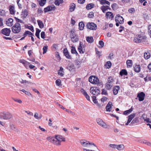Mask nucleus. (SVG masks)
I'll return each instance as SVG.
<instances>
[{
	"instance_id": "1",
	"label": "nucleus",
	"mask_w": 151,
	"mask_h": 151,
	"mask_svg": "<svg viewBox=\"0 0 151 151\" xmlns=\"http://www.w3.org/2000/svg\"><path fill=\"white\" fill-rule=\"evenodd\" d=\"M80 143L82 146L83 151H97L99 150L96 145L93 143L85 139L80 141Z\"/></svg>"
},
{
	"instance_id": "2",
	"label": "nucleus",
	"mask_w": 151,
	"mask_h": 151,
	"mask_svg": "<svg viewBox=\"0 0 151 151\" xmlns=\"http://www.w3.org/2000/svg\"><path fill=\"white\" fill-rule=\"evenodd\" d=\"M47 139L49 142L54 144L58 146L61 145L62 141L65 142V138L63 136L60 135H56L55 137H49L47 138Z\"/></svg>"
},
{
	"instance_id": "3",
	"label": "nucleus",
	"mask_w": 151,
	"mask_h": 151,
	"mask_svg": "<svg viewBox=\"0 0 151 151\" xmlns=\"http://www.w3.org/2000/svg\"><path fill=\"white\" fill-rule=\"evenodd\" d=\"M146 38V37L142 36L141 35H137L134 37V41L137 43H140L143 42Z\"/></svg>"
},
{
	"instance_id": "4",
	"label": "nucleus",
	"mask_w": 151,
	"mask_h": 151,
	"mask_svg": "<svg viewBox=\"0 0 151 151\" xmlns=\"http://www.w3.org/2000/svg\"><path fill=\"white\" fill-rule=\"evenodd\" d=\"M21 30V24L19 23H16L12 27V31L14 33H18Z\"/></svg>"
},
{
	"instance_id": "5",
	"label": "nucleus",
	"mask_w": 151,
	"mask_h": 151,
	"mask_svg": "<svg viewBox=\"0 0 151 151\" xmlns=\"http://www.w3.org/2000/svg\"><path fill=\"white\" fill-rule=\"evenodd\" d=\"M115 20L116 22V25L117 27L119 26V24H123L124 22L123 18L119 14H118L116 16Z\"/></svg>"
},
{
	"instance_id": "6",
	"label": "nucleus",
	"mask_w": 151,
	"mask_h": 151,
	"mask_svg": "<svg viewBox=\"0 0 151 151\" xmlns=\"http://www.w3.org/2000/svg\"><path fill=\"white\" fill-rule=\"evenodd\" d=\"M89 81L91 83L96 84L99 83V80L96 76H91L89 78Z\"/></svg>"
},
{
	"instance_id": "7",
	"label": "nucleus",
	"mask_w": 151,
	"mask_h": 151,
	"mask_svg": "<svg viewBox=\"0 0 151 151\" xmlns=\"http://www.w3.org/2000/svg\"><path fill=\"white\" fill-rule=\"evenodd\" d=\"M96 121L97 123L102 127L104 128L108 127V125L102 119L100 118L97 119Z\"/></svg>"
},
{
	"instance_id": "8",
	"label": "nucleus",
	"mask_w": 151,
	"mask_h": 151,
	"mask_svg": "<svg viewBox=\"0 0 151 151\" xmlns=\"http://www.w3.org/2000/svg\"><path fill=\"white\" fill-rule=\"evenodd\" d=\"M86 27L88 29L91 30H96L97 29V25L93 22H89L86 25Z\"/></svg>"
},
{
	"instance_id": "9",
	"label": "nucleus",
	"mask_w": 151,
	"mask_h": 151,
	"mask_svg": "<svg viewBox=\"0 0 151 151\" xmlns=\"http://www.w3.org/2000/svg\"><path fill=\"white\" fill-rule=\"evenodd\" d=\"M90 92L93 95L97 96L100 92V90L96 88L91 87L90 89Z\"/></svg>"
},
{
	"instance_id": "10",
	"label": "nucleus",
	"mask_w": 151,
	"mask_h": 151,
	"mask_svg": "<svg viewBox=\"0 0 151 151\" xmlns=\"http://www.w3.org/2000/svg\"><path fill=\"white\" fill-rule=\"evenodd\" d=\"M11 32L10 29L7 28H4L1 30V33L6 36H9L10 35Z\"/></svg>"
},
{
	"instance_id": "11",
	"label": "nucleus",
	"mask_w": 151,
	"mask_h": 151,
	"mask_svg": "<svg viewBox=\"0 0 151 151\" xmlns=\"http://www.w3.org/2000/svg\"><path fill=\"white\" fill-rule=\"evenodd\" d=\"M71 40L73 43H76L79 41V38L77 35H72L70 36Z\"/></svg>"
},
{
	"instance_id": "12",
	"label": "nucleus",
	"mask_w": 151,
	"mask_h": 151,
	"mask_svg": "<svg viewBox=\"0 0 151 151\" xmlns=\"http://www.w3.org/2000/svg\"><path fill=\"white\" fill-rule=\"evenodd\" d=\"M12 116V114L9 112L3 113V119H10L11 118Z\"/></svg>"
},
{
	"instance_id": "13",
	"label": "nucleus",
	"mask_w": 151,
	"mask_h": 151,
	"mask_svg": "<svg viewBox=\"0 0 151 151\" xmlns=\"http://www.w3.org/2000/svg\"><path fill=\"white\" fill-rule=\"evenodd\" d=\"M145 96V94L143 92H141L138 94L137 97L139 101H142L144 100Z\"/></svg>"
},
{
	"instance_id": "14",
	"label": "nucleus",
	"mask_w": 151,
	"mask_h": 151,
	"mask_svg": "<svg viewBox=\"0 0 151 151\" xmlns=\"http://www.w3.org/2000/svg\"><path fill=\"white\" fill-rule=\"evenodd\" d=\"M63 53L65 56L67 58L69 59H71V56L70 55L67 48L64 49L63 50Z\"/></svg>"
},
{
	"instance_id": "15",
	"label": "nucleus",
	"mask_w": 151,
	"mask_h": 151,
	"mask_svg": "<svg viewBox=\"0 0 151 151\" xmlns=\"http://www.w3.org/2000/svg\"><path fill=\"white\" fill-rule=\"evenodd\" d=\"M112 103L111 102L109 101L106 107V110L108 111H110L112 109Z\"/></svg>"
},
{
	"instance_id": "16",
	"label": "nucleus",
	"mask_w": 151,
	"mask_h": 151,
	"mask_svg": "<svg viewBox=\"0 0 151 151\" xmlns=\"http://www.w3.org/2000/svg\"><path fill=\"white\" fill-rule=\"evenodd\" d=\"M82 43L80 42L79 46L78 48V50L80 53H83L85 52V50H83Z\"/></svg>"
},
{
	"instance_id": "17",
	"label": "nucleus",
	"mask_w": 151,
	"mask_h": 151,
	"mask_svg": "<svg viewBox=\"0 0 151 151\" xmlns=\"http://www.w3.org/2000/svg\"><path fill=\"white\" fill-rule=\"evenodd\" d=\"M67 68L70 71H71L73 70H74L75 69V67L73 63H71L68 65Z\"/></svg>"
},
{
	"instance_id": "18",
	"label": "nucleus",
	"mask_w": 151,
	"mask_h": 151,
	"mask_svg": "<svg viewBox=\"0 0 151 151\" xmlns=\"http://www.w3.org/2000/svg\"><path fill=\"white\" fill-rule=\"evenodd\" d=\"M13 20L11 18H9L6 22V24L9 26H11L13 25Z\"/></svg>"
},
{
	"instance_id": "19",
	"label": "nucleus",
	"mask_w": 151,
	"mask_h": 151,
	"mask_svg": "<svg viewBox=\"0 0 151 151\" xmlns=\"http://www.w3.org/2000/svg\"><path fill=\"white\" fill-rule=\"evenodd\" d=\"M9 11L10 13L11 14H14L15 13L14 6L12 5L9 6Z\"/></svg>"
},
{
	"instance_id": "20",
	"label": "nucleus",
	"mask_w": 151,
	"mask_h": 151,
	"mask_svg": "<svg viewBox=\"0 0 151 151\" xmlns=\"http://www.w3.org/2000/svg\"><path fill=\"white\" fill-rule=\"evenodd\" d=\"M120 89L119 87L118 86H116L114 87L113 89V93L114 95H116L118 93V91Z\"/></svg>"
},
{
	"instance_id": "21",
	"label": "nucleus",
	"mask_w": 151,
	"mask_h": 151,
	"mask_svg": "<svg viewBox=\"0 0 151 151\" xmlns=\"http://www.w3.org/2000/svg\"><path fill=\"white\" fill-rule=\"evenodd\" d=\"M106 17L107 18H114V16L112 13L111 12H107L106 14Z\"/></svg>"
},
{
	"instance_id": "22",
	"label": "nucleus",
	"mask_w": 151,
	"mask_h": 151,
	"mask_svg": "<svg viewBox=\"0 0 151 151\" xmlns=\"http://www.w3.org/2000/svg\"><path fill=\"white\" fill-rule=\"evenodd\" d=\"M28 15L27 11L26 9L23 10L22 11L21 14L22 17L23 18H25Z\"/></svg>"
},
{
	"instance_id": "23",
	"label": "nucleus",
	"mask_w": 151,
	"mask_h": 151,
	"mask_svg": "<svg viewBox=\"0 0 151 151\" xmlns=\"http://www.w3.org/2000/svg\"><path fill=\"white\" fill-rule=\"evenodd\" d=\"M69 7V10L70 11L72 12L75 9L76 5L73 3H71L70 4Z\"/></svg>"
},
{
	"instance_id": "24",
	"label": "nucleus",
	"mask_w": 151,
	"mask_h": 151,
	"mask_svg": "<svg viewBox=\"0 0 151 151\" xmlns=\"http://www.w3.org/2000/svg\"><path fill=\"white\" fill-rule=\"evenodd\" d=\"M141 68L139 65H136L134 67V71L137 73H139L140 71Z\"/></svg>"
},
{
	"instance_id": "25",
	"label": "nucleus",
	"mask_w": 151,
	"mask_h": 151,
	"mask_svg": "<svg viewBox=\"0 0 151 151\" xmlns=\"http://www.w3.org/2000/svg\"><path fill=\"white\" fill-rule=\"evenodd\" d=\"M63 68L61 67H60V69L58 70V74L59 75L61 76H63Z\"/></svg>"
},
{
	"instance_id": "26",
	"label": "nucleus",
	"mask_w": 151,
	"mask_h": 151,
	"mask_svg": "<svg viewBox=\"0 0 151 151\" xmlns=\"http://www.w3.org/2000/svg\"><path fill=\"white\" fill-rule=\"evenodd\" d=\"M116 149L119 150H121L124 149V146L123 145H116Z\"/></svg>"
},
{
	"instance_id": "27",
	"label": "nucleus",
	"mask_w": 151,
	"mask_h": 151,
	"mask_svg": "<svg viewBox=\"0 0 151 151\" xmlns=\"http://www.w3.org/2000/svg\"><path fill=\"white\" fill-rule=\"evenodd\" d=\"M119 74L122 76L123 75L127 76V72L126 70L122 69L120 72Z\"/></svg>"
},
{
	"instance_id": "28",
	"label": "nucleus",
	"mask_w": 151,
	"mask_h": 151,
	"mask_svg": "<svg viewBox=\"0 0 151 151\" xmlns=\"http://www.w3.org/2000/svg\"><path fill=\"white\" fill-rule=\"evenodd\" d=\"M71 53L72 54H75L76 55H77L78 54V53L77 52L75 47L72 45L71 47Z\"/></svg>"
},
{
	"instance_id": "29",
	"label": "nucleus",
	"mask_w": 151,
	"mask_h": 151,
	"mask_svg": "<svg viewBox=\"0 0 151 151\" xmlns=\"http://www.w3.org/2000/svg\"><path fill=\"white\" fill-rule=\"evenodd\" d=\"M34 116L35 119L38 120H40L42 117V115L41 114L38 115L37 113L36 112L35 113Z\"/></svg>"
},
{
	"instance_id": "30",
	"label": "nucleus",
	"mask_w": 151,
	"mask_h": 151,
	"mask_svg": "<svg viewBox=\"0 0 151 151\" xmlns=\"http://www.w3.org/2000/svg\"><path fill=\"white\" fill-rule=\"evenodd\" d=\"M133 110L132 106L131 109L125 111L123 113V114L125 115H128L131 113L133 111Z\"/></svg>"
},
{
	"instance_id": "31",
	"label": "nucleus",
	"mask_w": 151,
	"mask_h": 151,
	"mask_svg": "<svg viewBox=\"0 0 151 151\" xmlns=\"http://www.w3.org/2000/svg\"><path fill=\"white\" fill-rule=\"evenodd\" d=\"M101 8L103 12L104 13L106 10L109 9V7L108 6H103L101 7Z\"/></svg>"
},
{
	"instance_id": "32",
	"label": "nucleus",
	"mask_w": 151,
	"mask_h": 151,
	"mask_svg": "<svg viewBox=\"0 0 151 151\" xmlns=\"http://www.w3.org/2000/svg\"><path fill=\"white\" fill-rule=\"evenodd\" d=\"M37 22L39 27L40 28H42L44 27V24L42 21L38 20H37Z\"/></svg>"
},
{
	"instance_id": "33",
	"label": "nucleus",
	"mask_w": 151,
	"mask_h": 151,
	"mask_svg": "<svg viewBox=\"0 0 151 151\" xmlns=\"http://www.w3.org/2000/svg\"><path fill=\"white\" fill-rule=\"evenodd\" d=\"M86 41L90 43H91L93 41V37H86Z\"/></svg>"
},
{
	"instance_id": "34",
	"label": "nucleus",
	"mask_w": 151,
	"mask_h": 151,
	"mask_svg": "<svg viewBox=\"0 0 151 151\" xmlns=\"http://www.w3.org/2000/svg\"><path fill=\"white\" fill-rule=\"evenodd\" d=\"M127 64L128 67H131L132 65V61L131 60H128L127 61Z\"/></svg>"
},
{
	"instance_id": "35",
	"label": "nucleus",
	"mask_w": 151,
	"mask_h": 151,
	"mask_svg": "<svg viewBox=\"0 0 151 151\" xmlns=\"http://www.w3.org/2000/svg\"><path fill=\"white\" fill-rule=\"evenodd\" d=\"M79 29L80 30H82L84 27V24L83 22H81L79 23Z\"/></svg>"
},
{
	"instance_id": "36",
	"label": "nucleus",
	"mask_w": 151,
	"mask_h": 151,
	"mask_svg": "<svg viewBox=\"0 0 151 151\" xmlns=\"http://www.w3.org/2000/svg\"><path fill=\"white\" fill-rule=\"evenodd\" d=\"M94 6V5L92 3H90L88 5L86 6V8L87 9H90L93 8Z\"/></svg>"
},
{
	"instance_id": "37",
	"label": "nucleus",
	"mask_w": 151,
	"mask_h": 151,
	"mask_svg": "<svg viewBox=\"0 0 151 151\" xmlns=\"http://www.w3.org/2000/svg\"><path fill=\"white\" fill-rule=\"evenodd\" d=\"M113 86V84H111L107 83L106 84V89L108 90L110 89Z\"/></svg>"
},
{
	"instance_id": "38",
	"label": "nucleus",
	"mask_w": 151,
	"mask_h": 151,
	"mask_svg": "<svg viewBox=\"0 0 151 151\" xmlns=\"http://www.w3.org/2000/svg\"><path fill=\"white\" fill-rule=\"evenodd\" d=\"M41 32V30L38 28L36 29V32L35 33V35L38 38L40 39V33Z\"/></svg>"
},
{
	"instance_id": "39",
	"label": "nucleus",
	"mask_w": 151,
	"mask_h": 151,
	"mask_svg": "<svg viewBox=\"0 0 151 151\" xmlns=\"http://www.w3.org/2000/svg\"><path fill=\"white\" fill-rule=\"evenodd\" d=\"M39 4L40 6H43L46 3V0H38Z\"/></svg>"
},
{
	"instance_id": "40",
	"label": "nucleus",
	"mask_w": 151,
	"mask_h": 151,
	"mask_svg": "<svg viewBox=\"0 0 151 151\" xmlns=\"http://www.w3.org/2000/svg\"><path fill=\"white\" fill-rule=\"evenodd\" d=\"M63 2V0H55V4L56 5L59 6Z\"/></svg>"
},
{
	"instance_id": "41",
	"label": "nucleus",
	"mask_w": 151,
	"mask_h": 151,
	"mask_svg": "<svg viewBox=\"0 0 151 151\" xmlns=\"http://www.w3.org/2000/svg\"><path fill=\"white\" fill-rule=\"evenodd\" d=\"M111 65V63L110 61L107 62L105 65V66L107 68H110Z\"/></svg>"
},
{
	"instance_id": "42",
	"label": "nucleus",
	"mask_w": 151,
	"mask_h": 151,
	"mask_svg": "<svg viewBox=\"0 0 151 151\" xmlns=\"http://www.w3.org/2000/svg\"><path fill=\"white\" fill-rule=\"evenodd\" d=\"M144 57L145 59H148L150 57V53L148 52H145L144 54Z\"/></svg>"
},
{
	"instance_id": "43",
	"label": "nucleus",
	"mask_w": 151,
	"mask_h": 151,
	"mask_svg": "<svg viewBox=\"0 0 151 151\" xmlns=\"http://www.w3.org/2000/svg\"><path fill=\"white\" fill-rule=\"evenodd\" d=\"M140 142L141 143L146 144L148 146H151V143L150 142H148L146 140H142Z\"/></svg>"
},
{
	"instance_id": "44",
	"label": "nucleus",
	"mask_w": 151,
	"mask_h": 151,
	"mask_svg": "<svg viewBox=\"0 0 151 151\" xmlns=\"http://www.w3.org/2000/svg\"><path fill=\"white\" fill-rule=\"evenodd\" d=\"M50 11L55 10V7L54 5H50L48 6Z\"/></svg>"
},
{
	"instance_id": "45",
	"label": "nucleus",
	"mask_w": 151,
	"mask_h": 151,
	"mask_svg": "<svg viewBox=\"0 0 151 151\" xmlns=\"http://www.w3.org/2000/svg\"><path fill=\"white\" fill-rule=\"evenodd\" d=\"M114 82V80L113 78L111 77H109L108 79V83L112 84Z\"/></svg>"
},
{
	"instance_id": "46",
	"label": "nucleus",
	"mask_w": 151,
	"mask_h": 151,
	"mask_svg": "<svg viewBox=\"0 0 151 151\" xmlns=\"http://www.w3.org/2000/svg\"><path fill=\"white\" fill-rule=\"evenodd\" d=\"M20 91H22L23 92H24V93H25L26 94L29 96L30 95H31V93H30V92L27 91H25V90L24 89H22V90H20Z\"/></svg>"
},
{
	"instance_id": "47",
	"label": "nucleus",
	"mask_w": 151,
	"mask_h": 151,
	"mask_svg": "<svg viewBox=\"0 0 151 151\" xmlns=\"http://www.w3.org/2000/svg\"><path fill=\"white\" fill-rule=\"evenodd\" d=\"M139 120L137 118H135L133 120L131 124H134L138 122Z\"/></svg>"
},
{
	"instance_id": "48",
	"label": "nucleus",
	"mask_w": 151,
	"mask_h": 151,
	"mask_svg": "<svg viewBox=\"0 0 151 151\" xmlns=\"http://www.w3.org/2000/svg\"><path fill=\"white\" fill-rule=\"evenodd\" d=\"M48 49V46H44L43 48V54H44L46 53L47 51V50Z\"/></svg>"
},
{
	"instance_id": "49",
	"label": "nucleus",
	"mask_w": 151,
	"mask_h": 151,
	"mask_svg": "<svg viewBox=\"0 0 151 151\" xmlns=\"http://www.w3.org/2000/svg\"><path fill=\"white\" fill-rule=\"evenodd\" d=\"M75 63L76 65L78 66V68H79L80 67L81 62L78 60H76L75 61Z\"/></svg>"
},
{
	"instance_id": "50",
	"label": "nucleus",
	"mask_w": 151,
	"mask_h": 151,
	"mask_svg": "<svg viewBox=\"0 0 151 151\" xmlns=\"http://www.w3.org/2000/svg\"><path fill=\"white\" fill-rule=\"evenodd\" d=\"M33 35V34L30 32L28 31H26L24 33V35Z\"/></svg>"
},
{
	"instance_id": "51",
	"label": "nucleus",
	"mask_w": 151,
	"mask_h": 151,
	"mask_svg": "<svg viewBox=\"0 0 151 151\" xmlns=\"http://www.w3.org/2000/svg\"><path fill=\"white\" fill-rule=\"evenodd\" d=\"M99 44L101 45V47H99L102 48L104 47V43L103 41L101 40L99 41Z\"/></svg>"
},
{
	"instance_id": "52",
	"label": "nucleus",
	"mask_w": 151,
	"mask_h": 151,
	"mask_svg": "<svg viewBox=\"0 0 151 151\" xmlns=\"http://www.w3.org/2000/svg\"><path fill=\"white\" fill-rule=\"evenodd\" d=\"M12 99L15 101L21 104L22 103V101L20 99H17L14 98H12Z\"/></svg>"
},
{
	"instance_id": "53",
	"label": "nucleus",
	"mask_w": 151,
	"mask_h": 151,
	"mask_svg": "<svg viewBox=\"0 0 151 151\" xmlns=\"http://www.w3.org/2000/svg\"><path fill=\"white\" fill-rule=\"evenodd\" d=\"M70 36H71V35H75L76 34L75 33V30L74 29H71L70 32Z\"/></svg>"
},
{
	"instance_id": "54",
	"label": "nucleus",
	"mask_w": 151,
	"mask_h": 151,
	"mask_svg": "<svg viewBox=\"0 0 151 151\" xmlns=\"http://www.w3.org/2000/svg\"><path fill=\"white\" fill-rule=\"evenodd\" d=\"M20 1V0H17V5H18L19 8V9H22V5L21 4L19 3Z\"/></svg>"
},
{
	"instance_id": "55",
	"label": "nucleus",
	"mask_w": 151,
	"mask_h": 151,
	"mask_svg": "<svg viewBox=\"0 0 151 151\" xmlns=\"http://www.w3.org/2000/svg\"><path fill=\"white\" fill-rule=\"evenodd\" d=\"M129 12L130 13H132L135 12V9L133 8H131L128 10Z\"/></svg>"
},
{
	"instance_id": "56",
	"label": "nucleus",
	"mask_w": 151,
	"mask_h": 151,
	"mask_svg": "<svg viewBox=\"0 0 151 151\" xmlns=\"http://www.w3.org/2000/svg\"><path fill=\"white\" fill-rule=\"evenodd\" d=\"M109 147H110L113 149H116V145L110 144L109 145Z\"/></svg>"
},
{
	"instance_id": "57",
	"label": "nucleus",
	"mask_w": 151,
	"mask_h": 151,
	"mask_svg": "<svg viewBox=\"0 0 151 151\" xmlns=\"http://www.w3.org/2000/svg\"><path fill=\"white\" fill-rule=\"evenodd\" d=\"M135 116V114L133 113L128 116V117L132 120L133 119Z\"/></svg>"
},
{
	"instance_id": "58",
	"label": "nucleus",
	"mask_w": 151,
	"mask_h": 151,
	"mask_svg": "<svg viewBox=\"0 0 151 151\" xmlns=\"http://www.w3.org/2000/svg\"><path fill=\"white\" fill-rule=\"evenodd\" d=\"M61 81L60 79H57L55 81L56 83L57 86H59L61 84Z\"/></svg>"
},
{
	"instance_id": "59",
	"label": "nucleus",
	"mask_w": 151,
	"mask_h": 151,
	"mask_svg": "<svg viewBox=\"0 0 151 151\" xmlns=\"http://www.w3.org/2000/svg\"><path fill=\"white\" fill-rule=\"evenodd\" d=\"M15 18L16 19V22H17V23L20 22L21 23H23V21L22 20L20 19L17 18L15 17Z\"/></svg>"
},
{
	"instance_id": "60",
	"label": "nucleus",
	"mask_w": 151,
	"mask_h": 151,
	"mask_svg": "<svg viewBox=\"0 0 151 151\" xmlns=\"http://www.w3.org/2000/svg\"><path fill=\"white\" fill-rule=\"evenodd\" d=\"M94 17L93 13V12H90L88 15V17L90 18H93Z\"/></svg>"
},
{
	"instance_id": "61",
	"label": "nucleus",
	"mask_w": 151,
	"mask_h": 151,
	"mask_svg": "<svg viewBox=\"0 0 151 151\" xmlns=\"http://www.w3.org/2000/svg\"><path fill=\"white\" fill-rule=\"evenodd\" d=\"M45 32H42L41 33V36L42 38L44 39L45 38Z\"/></svg>"
},
{
	"instance_id": "62",
	"label": "nucleus",
	"mask_w": 151,
	"mask_h": 151,
	"mask_svg": "<svg viewBox=\"0 0 151 151\" xmlns=\"http://www.w3.org/2000/svg\"><path fill=\"white\" fill-rule=\"evenodd\" d=\"M107 100V98L105 97H103L101 99V101L102 102H104L105 101H106Z\"/></svg>"
},
{
	"instance_id": "63",
	"label": "nucleus",
	"mask_w": 151,
	"mask_h": 151,
	"mask_svg": "<svg viewBox=\"0 0 151 151\" xmlns=\"http://www.w3.org/2000/svg\"><path fill=\"white\" fill-rule=\"evenodd\" d=\"M143 119L147 123H151V121L149 118H146V119L143 118Z\"/></svg>"
},
{
	"instance_id": "64",
	"label": "nucleus",
	"mask_w": 151,
	"mask_h": 151,
	"mask_svg": "<svg viewBox=\"0 0 151 151\" xmlns=\"http://www.w3.org/2000/svg\"><path fill=\"white\" fill-rule=\"evenodd\" d=\"M5 14V11L4 10H1L0 11V15L4 16Z\"/></svg>"
}]
</instances>
